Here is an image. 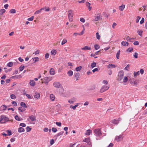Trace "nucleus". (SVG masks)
I'll return each mask as SVG.
<instances>
[{"instance_id": "obj_1", "label": "nucleus", "mask_w": 147, "mask_h": 147, "mask_svg": "<svg viewBox=\"0 0 147 147\" xmlns=\"http://www.w3.org/2000/svg\"><path fill=\"white\" fill-rule=\"evenodd\" d=\"M9 121V119L4 115H1L0 116V123H4Z\"/></svg>"}, {"instance_id": "obj_25", "label": "nucleus", "mask_w": 147, "mask_h": 147, "mask_svg": "<svg viewBox=\"0 0 147 147\" xmlns=\"http://www.w3.org/2000/svg\"><path fill=\"white\" fill-rule=\"evenodd\" d=\"M13 63L12 62H9L7 64V66L9 67H11L13 66Z\"/></svg>"}, {"instance_id": "obj_10", "label": "nucleus", "mask_w": 147, "mask_h": 147, "mask_svg": "<svg viewBox=\"0 0 147 147\" xmlns=\"http://www.w3.org/2000/svg\"><path fill=\"white\" fill-rule=\"evenodd\" d=\"M91 48L90 47H88V46H86L82 48L81 49L83 50H90Z\"/></svg>"}, {"instance_id": "obj_27", "label": "nucleus", "mask_w": 147, "mask_h": 147, "mask_svg": "<svg viewBox=\"0 0 147 147\" xmlns=\"http://www.w3.org/2000/svg\"><path fill=\"white\" fill-rule=\"evenodd\" d=\"M120 52V51L119 50L117 51L116 54V58L117 59H119Z\"/></svg>"}, {"instance_id": "obj_36", "label": "nucleus", "mask_w": 147, "mask_h": 147, "mask_svg": "<svg viewBox=\"0 0 147 147\" xmlns=\"http://www.w3.org/2000/svg\"><path fill=\"white\" fill-rule=\"evenodd\" d=\"M95 88V85H93L91 86L89 89V90H94Z\"/></svg>"}, {"instance_id": "obj_9", "label": "nucleus", "mask_w": 147, "mask_h": 147, "mask_svg": "<svg viewBox=\"0 0 147 147\" xmlns=\"http://www.w3.org/2000/svg\"><path fill=\"white\" fill-rule=\"evenodd\" d=\"M76 99L75 97H73L71 99L68 100V102L70 104H72L76 101Z\"/></svg>"}, {"instance_id": "obj_6", "label": "nucleus", "mask_w": 147, "mask_h": 147, "mask_svg": "<svg viewBox=\"0 0 147 147\" xmlns=\"http://www.w3.org/2000/svg\"><path fill=\"white\" fill-rule=\"evenodd\" d=\"M42 83H44L45 84H47L48 82L51 80L50 78L49 77H45L43 79H42Z\"/></svg>"}, {"instance_id": "obj_40", "label": "nucleus", "mask_w": 147, "mask_h": 147, "mask_svg": "<svg viewBox=\"0 0 147 147\" xmlns=\"http://www.w3.org/2000/svg\"><path fill=\"white\" fill-rule=\"evenodd\" d=\"M24 67H25L24 65H22L20 66L19 67L20 71H22L24 69Z\"/></svg>"}, {"instance_id": "obj_23", "label": "nucleus", "mask_w": 147, "mask_h": 147, "mask_svg": "<svg viewBox=\"0 0 147 147\" xmlns=\"http://www.w3.org/2000/svg\"><path fill=\"white\" fill-rule=\"evenodd\" d=\"M134 77L136 78L137 76L139 75L140 74V72L139 71L136 72H134Z\"/></svg>"}, {"instance_id": "obj_15", "label": "nucleus", "mask_w": 147, "mask_h": 147, "mask_svg": "<svg viewBox=\"0 0 147 147\" xmlns=\"http://www.w3.org/2000/svg\"><path fill=\"white\" fill-rule=\"evenodd\" d=\"M121 44L124 46H128L129 43L127 42L122 41L121 43Z\"/></svg>"}, {"instance_id": "obj_60", "label": "nucleus", "mask_w": 147, "mask_h": 147, "mask_svg": "<svg viewBox=\"0 0 147 147\" xmlns=\"http://www.w3.org/2000/svg\"><path fill=\"white\" fill-rule=\"evenodd\" d=\"M49 55L48 53H46L45 55V58L46 59L48 58L49 57Z\"/></svg>"}, {"instance_id": "obj_26", "label": "nucleus", "mask_w": 147, "mask_h": 147, "mask_svg": "<svg viewBox=\"0 0 147 147\" xmlns=\"http://www.w3.org/2000/svg\"><path fill=\"white\" fill-rule=\"evenodd\" d=\"M20 105L21 106L24 108H26L27 107L25 103L23 102H22L21 103Z\"/></svg>"}, {"instance_id": "obj_21", "label": "nucleus", "mask_w": 147, "mask_h": 147, "mask_svg": "<svg viewBox=\"0 0 147 147\" xmlns=\"http://www.w3.org/2000/svg\"><path fill=\"white\" fill-rule=\"evenodd\" d=\"M125 7V5H122L121 6H120L119 7V9L120 11H122L123 10Z\"/></svg>"}, {"instance_id": "obj_30", "label": "nucleus", "mask_w": 147, "mask_h": 147, "mask_svg": "<svg viewBox=\"0 0 147 147\" xmlns=\"http://www.w3.org/2000/svg\"><path fill=\"white\" fill-rule=\"evenodd\" d=\"M79 76L80 74L78 72L77 73L75 74V76L76 78V80H78V78L79 77Z\"/></svg>"}, {"instance_id": "obj_12", "label": "nucleus", "mask_w": 147, "mask_h": 147, "mask_svg": "<svg viewBox=\"0 0 147 147\" xmlns=\"http://www.w3.org/2000/svg\"><path fill=\"white\" fill-rule=\"evenodd\" d=\"M29 84L31 86H34L35 85V82L33 80H31Z\"/></svg>"}, {"instance_id": "obj_52", "label": "nucleus", "mask_w": 147, "mask_h": 147, "mask_svg": "<svg viewBox=\"0 0 147 147\" xmlns=\"http://www.w3.org/2000/svg\"><path fill=\"white\" fill-rule=\"evenodd\" d=\"M31 128L28 126H27L26 128V131L27 132H29L31 130Z\"/></svg>"}, {"instance_id": "obj_54", "label": "nucleus", "mask_w": 147, "mask_h": 147, "mask_svg": "<svg viewBox=\"0 0 147 147\" xmlns=\"http://www.w3.org/2000/svg\"><path fill=\"white\" fill-rule=\"evenodd\" d=\"M128 80V78L126 76H125L123 80V82H126Z\"/></svg>"}, {"instance_id": "obj_17", "label": "nucleus", "mask_w": 147, "mask_h": 147, "mask_svg": "<svg viewBox=\"0 0 147 147\" xmlns=\"http://www.w3.org/2000/svg\"><path fill=\"white\" fill-rule=\"evenodd\" d=\"M24 129L22 127H20L18 128V132L19 133H21L24 131Z\"/></svg>"}, {"instance_id": "obj_39", "label": "nucleus", "mask_w": 147, "mask_h": 147, "mask_svg": "<svg viewBox=\"0 0 147 147\" xmlns=\"http://www.w3.org/2000/svg\"><path fill=\"white\" fill-rule=\"evenodd\" d=\"M94 48L96 50H97L98 49H99L100 48V46L97 44L95 45L94 46Z\"/></svg>"}, {"instance_id": "obj_59", "label": "nucleus", "mask_w": 147, "mask_h": 147, "mask_svg": "<svg viewBox=\"0 0 147 147\" xmlns=\"http://www.w3.org/2000/svg\"><path fill=\"white\" fill-rule=\"evenodd\" d=\"M34 16H32L30 18H28V21H32L34 19Z\"/></svg>"}, {"instance_id": "obj_61", "label": "nucleus", "mask_w": 147, "mask_h": 147, "mask_svg": "<svg viewBox=\"0 0 147 147\" xmlns=\"http://www.w3.org/2000/svg\"><path fill=\"white\" fill-rule=\"evenodd\" d=\"M126 39L127 40H130L131 39L129 37V36H126L125 37Z\"/></svg>"}, {"instance_id": "obj_51", "label": "nucleus", "mask_w": 147, "mask_h": 147, "mask_svg": "<svg viewBox=\"0 0 147 147\" xmlns=\"http://www.w3.org/2000/svg\"><path fill=\"white\" fill-rule=\"evenodd\" d=\"M41 11L40 9L36 11L34 13V14H38L39 13L41 12Z\"/></svg>"}, {"instance_id": "obj_55", "label": "nucleus", "mask_w": 147, "mask_h": 147, "mask_svg": "<svg viewBox=\"0 0 147 147\" xmlns=\"http://www.w3.org/2000/svg\"><path fill=\"white\" fill-rule=\"evenodd\" d=\"M10 97L12 99H15L16 98L15 96L13 94H11Z\"/></svg>"}, {"instance_id": "obj_64", "label": "nucleus", "mask_w": 147, "mask_h": 147, "mask_svg": "<svg viewBox=\"0 0 147 147\" xmlns=\"http://www.w3.org/2000/svg\"><path fill=\"white\" fill-rule=\"evenodd\" d=\"M12 105H13L15 106H16L17 105V103L16 102L14 101H13L12 102Z\"/></svg>"}, {"instance_id": "obj_48", "label": "nucleus", "mask_w": 147, "mask_h": 147, "mask_svg": "<svg viewBox=\"0 0 147 147\" xmlns=\"http://www.w3.org/2000/svg\"><path fill=\"white\" fill-rule=\"evenodd\" d=\"M96 36L98 40H99L100 38V36L99 35V34L98 32H97L96 33Z\"/></svg>"}, {"instance_id": "obj_19", "label": "nucleus", "mask_w": 147, "mask_h": 147, "mask_svg": "<svg viewBox=\"0 0 147 147\" xmlns=\"http://www.w3.org/2000/svg\"><path fill=\"white\" fill-rule=\"evenodd\" d=\"M67 74L69 76H71L73 74V72L71 70H69L67 73Z\"/></svg>"}, {"instance_id": "obj_32", "label": "nucleus", "mask_w": 147, "mask_h": 147, "mask_svg": "<svg viewBox=\"0 0 147 147\" xmlns=\"http://www.w3.org/2000/svg\"><path fill=\"white\" fill-rule=\"evenodd\" d=\"M29 118L32 121H35L36 120L35 117L32 115Z\"/></svg>"}, {"instance_id": "obj_3", "label": "nucleus", "mask_w": 147, "mask_h": 147, "mask_svg": "<svg viewBox=\"0 0 147 147\" xmlns=\"http://www.w3.org/2000/svg\"><path fill=\"white\" fill-rule=\"evenodd\" d=\"M109 88V86L103 85L102 86L100 89V93H102L107 90Z\"/></svg>"}, {"instance_id": "obj_14", "label": "nucleus", "mask_w": 147, "mask_h": 147, "mask_svg": "<svg viewBox=\"0 0 147 147\" xmlns=\"http://www.w3.org/2000/svg\"><path fill=\"white\" fill-rule=\"evenodd\" d=\"M50 73L51 75H54L55 74V72L54 69L53 68H51L50 69Z\"/></svg>"}, {"instance_id": "obj_46", "label": "nucleus", "mask_w": 147, "mask_h": 147, "mask_svg": "<svg viewBox=\"0 0 147 147\" xmlns=\"http://www.w3.org/2000/svg\"><path fill=\"white\" fill-rule=\"evenodd\" d=\"M9 11L11 13H14L16 12V10L14 9H11Z\"/></svg>"}, {"instance_id": "obj_42", "label": "nucleus", "mask_w": 147, "mask_h": 147, "mask_svg": "<svg viewBox=\"0 0 147 147\" xmlns=\"http://www.w3.org/2000/svg\"><path fill=\"white\" fill-rule=\"evenodd\" d=\"M32 59H33V61H34V63H35L36 61H38L39 59V58L38 57L33 58H32Z\"/></svg>"}, {"instance_id": "obj_4", "label": "nucleus", "mask_w": 147, "mask_h": 147, "mask_svg": "<svg viewBox=\"0 0 147 147\" xmlns=\"http://www.w3.org/2000/svg\"><path fill=\"white\" fill-rule=\"evenodd\" d=\"M124 76V72L123 71H120L118 74V80L120 81L123 79Z\"/></svg>"}, {"instance_id": "obj_22", "label": "nucleus", "mask_w": 147, "mask_h": 147, "mask_svg": "<svg viewBox=\"0 0 147 147\" xmlns=\"http://www.w3.org/2000/svg\"><path fill=\"white\" fill-rule=\"evenodd\" d=\"M50 98L52 101H54L55 99V96L53 94H51L50 95Z\"/></svg>"}, {"instance_id": "obj_18", "label": "nucleus", "mask_w": 147, "mask_h": 147, "mask_svg": "<svg viewBox=\"0 0 147 147\" xmlns=\"http://www.w3.org/2000/svg\"><path fill=\"white\" fill-rule=\"evenodd\" d=\"M107 67L109 68H115V66L114 64H110L108 65Z\"/></svg>"}, {"instance_id": "obj_2", "label": "nucleus", "mask_w": 147, "mask_h": 147, "mask_svg": "<svg viewBox=\"0 0 147 147\" xmlns=\"http://www.w3.org/2000/svg\"><path fill=\"white\" fill-rule=\"evenodd\" d=\"M94 135L96 136L100 137L102 135V133L100 129L98 128L95 129L94 130Z\"/></svg>"}, {"instance_id": "obj_13", "label": "nucleus", "mask_w": 147, "mask_h": 147, "mask_svg": "<svg viewBox=\"0 0 147 147\" xmlns=\"http://www.w3.org/2000/svg\"><path fill=\"white\" fill-rule=\"evenodd\" d=\"M130 83L131 84L133 85H136L137 84V82H136L134 79L131 80L130 81Z\"/></svg>"}, {"instance_id": "obj_34", "label": "nucleus", "mask_w": 147, "mask_h": 147, "mask_svg": "<svg viewBox=\"0 0 147 147\" xmlns=\"http://www.w3.org/2000/svg\"><path fill=\"white\" fill-rule=\"evenodd\" d=\"M18 110L22 112L25 111V109L23 108L22 107H20L18 108Z\"/></svg>"}, {"instance_id": "obj_33", "label": "nucleus", "mask_w": 147, "mask_h": 147, "mask_svg": "<svg viewBox=\"0 0 147 147\" xmlns=\"http://www.w3.org/2000/svg\"><path fill=\"white\" fill-rule=\"evenodd\" d=\"M5 12V9H3L0 10V15H2L3 13Z\"/></svg>"}, {"instance_id": "obj_56", "label": "nucleus", "mask_w": 147, "mask_h": 147, "mask_svg": "<svg viewBox=\"0 0 147 147\" xmlns=\"http://www.w3.org/2000/svg\"><path fill=\"white\" fill-rule=\"evenodd\" d=\"M20 125L23 127H25L26 126V124L23 123H20Z\"/></svg>"}, {"instance_id": "obj_49", "label": "nucleus", "mask_w": 147, "mask_h": 147, "mask_svg": "<svg viewBox=\"0 0 147 147\" xmlns=\"http://www.w3.org/2000/svg\"><path fill=\"white\" fill-rule=\"evenodd\" d=\"M7 135L8 136H11L12 135L11 132V131L9 130H8L7 131Z\"/></svg>"}, {"instance_id": "obj_47", "label": "nucleus", "mask_w": 147, "mask_h": 147, "mask_svg": "<svg viewBox=\"0 0 147 147\" xmlns=\"http://www.w3.org/2000/svg\"><path fill=\"white\" fill-rule=\"evenodd\" d=\"M52 131L55 133L57 132V129L55 127H53L52 128Z\"/></svg>"}, {"instance_id": "obj_45", "label": "nucleus", "mask_w": 147, "mask_h": 147, "mask_svg": "<svg viewBox=\"0 0 147 147\" xmlns=\"http://www.w3.org/2000/svg\"><path fill=\"white\" fill-rule=\"evenodd\" d=\"M133 50V49L132 48H129L127 49V51L129 52H131Z\"/></svg>"}, {"instance_id": "obj_11", "label": "nucleus", "mask_w": 147, "mask_h": 147, "mask_svg": "<svg viewBox=\"0 0 147 147\" xmlns=\"http://www.w3.org/2000/svg\"><path fill=\"white\" fill-rule=\"evenodd\" d=\"M101 16L100 15L95 16V18L94 20V21H97L99 19H101Z\"/></svg>"}, {"instance_id": "obj_41", "label": "nucleus", "mask_w": 147, "mask_h": 147, "mask_svg": "<svg viewBox=\"0 0 147 147\" xmlns=\"http://www.w3.org/2000/svg\"><path fill=\"white\" fill-rule=\"evenodd\" d=\"M96 65V63L95 62H93L91 64V67L92 68L95 67Z\"/></svg>"}, {"instance_id": "obj_24", "label": "nucleus", "mask_w": 147, "mask_h": 147, "mask_svg": "<svg viewBox=\"0 0 147 147\" xmlns=\"http://www.w3.org/2000/svg\"><path fill=\"white\" fill-rule=\"evenodd\" d=\"M15 118L16 120L18 121H20L23 119L22 118H20L17 115L15 116Z\"/></svg>"}, {"instance_id": "obj_62", "label": "nucleus", "mask_w": 147, "mask_h": 147, "mask_svg": "<svg viewBox=\"0 0 147 147\" xmlns=\"http://www.w3.org/2000/svg\"><path fill=\"white\" fill-rule=\"evenodd\" d=\"M140 18H141V17L140 16H138L137 18V19H136V22L137 23H138L139 22V20L140 19Z\"/></svg>"}, {"instance_id": "obj_8", "label": "nucleus", "mask_w": 147, "mask_h": 147, "mask_svg": "<svg viewBox=\"0 0 147 147\" xmlns=\"http://www.w3.org/2000/svg\"><path fill=\"white\" fill-rule=\"evenodd\" d=\"M122 136V135H121L119 136H117L115 137V140L117 142L121 140L123 138Z\"/></svg>"}, {"instance_id": "obj_38", "label": "nucleus", "mask_w": 147, "mask_h": 147, "mask_svg": "<svg viewBox=\"0 0 147 147\" xmlns=\"http://www.w3.org/2000/svg\"><path fill=\"white\" fill-rule=\"evenodd\" d=\"M82 68V66H80L78 67H76V71H80L81 70Z\"/></svg>"}, {"instance_id": "obj_5", "label": "nucleus", "mask_w": 147, "mask_h": 147, "mask_svg": "<svg viewBox=\"0 0 147 147\" xmlns=\"http://www.w3.org/2000/svg\"><path fill=\"white\" fill-rule=\"evenodd\" d=\"M68 18L69 21L72 22L73 20V14L71 10L68 11Z\"/></svg>"}, {"instance_id": "obj_57", "label": "nucleus", "mask_w": 147, "mask_h": 147, "mask_svg": "<svg viewBox=\"0 0 147 147\" xmlns=\"http://www.w3.org/2000/svg\"><path fill=\"white\" fill-rule=\"evenodd\" d=\"M138 54L137 53H135L134 54V57L136 58H137L138 57Z\"/></svg>"}, {"instance_id": "obj_53", "label": "nucleus", "mask_w": 147, "mask_h": 147, "mask_svg": "<svg viewBox=\"0 0 147 147\" xmlns=\"http://www.w3.org/2000/svg\"><path fill=\"white\" fill-rule=\"evenodd\" d=\"M63 133H64L63 131H61L60 132L58 133L57 134V136H59L61 135H63Z\"/></svg>"}, {"instance_id": "obj_20", "label": "nucleus", "mask_w": 147, "mask_h": 147, "mask_svg": "<svg viewBox=\"0 0 147 147\" xmlns=\"http://www.w3.org/2000/svg\"><path fill=\"white\" fill-rule=\"evenodd\" d=\"M111 122L113 124L117 125L119 123V121H118L116 120L115 119L112 120Z\"/></svg>"}, {"instance_id": "obj_29", "label": "nucleus", "mask_w": 147, "mask_h": 147, "mask_svg": "<svg viewBox=\"0 0 147 147\" xmlns=\"http://www.w3.org/2000/svg\"><path fill=\"white\" fill-rule=\"evenodd\" d=\"M139 35L141 36H142V34L143 33V31L142 30H138L137 31Z\"/></svg>"}, {"instance_id": "obj_43", "label": "nucleus", "mask_w": 147, "mask_h": 147, "mask_svg": "<svg viewBox=\"0 0 147 147\" xmlns=\"http://www.w3.org/2000/svg\"><path fill=\"white\" fill-rule=\"evenodd\" d=\"M67 42V40L65 39H64L61 42V45H63Z\"/></svg>"}, {"instance_id": "obj_37", "label": "nucleus", "mask_w": 147, "mask_h": 147, "mask_svg": "<svg viewBox=\"0 0 147 147\" xmlns=\"http://www.w3.org/2000/svg\"><path fill=\"white\" fill-rule=\"evenodd\" d=\"M129 66L130 65L129 64L127 65V66L124 69L127 70V71H129Z\"/></svg>"}, {"instance_id": "obj_50", "label": "nucleus", "mask_w": 147, "mask_h": 147, "mask_svg": "<svg viewBox=\"0 0 147 147\" xmlns=\"http://www.w3.org/2000/svg\"><path fill=\"white\" fill-rule=\"evenodd\" d=\"M102 83L103 84H105V85L106 86V85H107L108 84V82L107 80H105L102 81Z\"/></svg>"}, {"instance_id": "obj_31", "label": "nucleus", "mask_w": 147, "mask_h": 147, "mask_svg": "<svg viewBox=\"0 0 147 147\" xmlns=\"http://www.w3.org/2000/svg\"><path fill=\"white\" fill-rule=\"evenodd\" d=\"M78 106V103L77 105H75L74 106H73L72 105H71L70 107V108H72L74 110H75L76 108V107H77Z\"/></svg>"}, {"instance_id": "obj_7", "label": "nucleus", "mask_w": 147, "mask_h": 147, "mask_svg": "<svg viewBox=\"0 0 147 147\" xmlns=\"http://www.w3.org/2000/svg\"><path fill=\"white\" fill-rule=\"evenodd\" d=\"M53 85L54 87L57 88H60L61 86L60 83L57 82H54L53 84Z\"/></svg>"}, {"instance_id": "obj_35", "label": "nucleus", "mask_w": 147, "mask_h": 147, "mask_svg": "<svg viewBox=\"0 0 147 147\" xmlns=\"http://www.w3.org/2000/svg\"><path fill=\"white\" fill-rule=\"evenodd\" d=\"M92 132V131L90 129H88L87 130L85 134L86 135H90L91 133Z\"/></svg>"}, {"instance_id": "obj_28", "label": "nucleus", "mask_w": 147, "mask_h": 147, "mask_svg": "<svg viewBox=\"0 0 147 147\" xmlns=\"http://www.w3.org/2000/svg\"><path fill=\"white\" fill-rule=\"evenodd\" d=\"M56 51L55 50H52L51 51V53L52 55H55L56 53Z\"/></svg>"}, {"instance_id": "obj_44", "label": "nucleus", "mask_w": 147, "mask_h": 147, "mask_svg": "<svg viewBox=\"0 0 147 147\" xmlns=\"http://www.w3.org/2000/svg\"><path fill=\"white\" fill-rule=\"evenodd\" d=\"M83 141L84 142H86L88 143H89V142H90V140L89 139L87 138L84 139L83 140Z\"/></svg>"}, {"instance_id": "obj_63", "label": "nucleus", "mask_w": 147, "mask_h": 147, "mask_svg": "<svg viewBox=\"0 0 147 147\" xmlns=\"http://www.w3.org/2000/svg\"><path fill=\"white\" fill-rule=\"evenodd\" d=\"M134 45H139V43L138 41H135L134 42Z\"/></svg>"}, {"instance_id": "obj_16", "label": "nucleus", "mask_w": 147, "mask_h": 147, "mask_svg": "<svg viewBox=\"0 0 147 147\" xmlns=\"http://www.w3.org/2000/svg\"><path fill=\"white\" fill-rule=\"evenodd\" d=\"M34 97L37 98H38L40 97V94L38 92H36Z\"/></svg>"}, {"instance_id": "obj_58", "label": "nucleus", "mask_w": 147, "mask_h": 147, "mask_svg": "<svg viewBox=\"0 0 147 147\" xmlns=\"http://www.w3.org/2000/svg\"><path fill=\"white\" fill-rule=\"evenodd\" d=\"M55 123L57 126L59 127L61 126V122H56Z\"/></svg>"}]
</instances>
